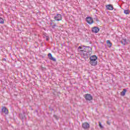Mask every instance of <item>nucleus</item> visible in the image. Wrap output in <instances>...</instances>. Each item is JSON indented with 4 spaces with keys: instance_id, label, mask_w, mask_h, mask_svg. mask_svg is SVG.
Segmentation results:
<instances>
[{
    "instance_id": "obj_24",
    "label": "nucleus",
    "mask_w": 130,
    "mask_h": 130,
    "mask_svg": "<svg viewBox=\"0 0 130 130\" xmlns=\"http://www.w3.org/2000/svg\"><path fill=\"white\" fill-rule=\"evenodd\" d=\"M53 23H54L51 22V23H50L51 26H52V24H53Z\"/></svg>"
},
{
    "instance_id": "obj_7",
    "label": "nucleus",
    "mask_w": 130,
    "mask_h": 130,
    "mask_svg": "<svg viewBox=\"0 0 130 130\" xmlns=\"http://www.w3.org/2000/svg\"><path fill=\"white\" fill-rule=\"evenodd\" d=\"M48 56L49 59H50V60H52L53 61H56V59H55V58H54L53 57H52V55L51 54V53H49L48 54Z\"/></svg>"
},
{
    "instance_id": "obj_23",
    "label": "nucleus",
    "mask_w": 130,
    "mask_h": 130,
    "mask_svg": "<svg viewBox=\"0 0 130 130\" xmlns=\"http://www.w3.org/2000/svg\"><path fill=\"white\" fill-rule=\"evenodd\" d=\"M46 40L47 41H48V40H49V39L48 38H46Z\"/></svg>"
},
{
    "instance_id": "obj_1",
    "label": "nucleus",
    "mask_w": 130,
    "mask_h": 130,
    "mask_svg": "<svg viewBox=\"0 0 130 130\" xmlns=\"http://www.w3.org/2000/svg\"><path fill=\"white\" fill-rule=\"evenodd\" d=\"M84 50H80V54L85 60H87L90 56V52H92V48L90 46H82Z\"/></svg>"
},
{
    "instance_id": "obj_17",
    "label": "nucleus",
    "mask_w": 130,
    "mask_h": 130,
    "mask_svg": "<svg viewBox=\"0 0 130 130\" xmlns=\"http://www.w3.org/2000/svg\"><path fill=\"white\" fill-rule=\"evenodd\" d=\"M4 23H5V21L4 20V19H3V18L0 17V23L4 24Z\"/></svg>"
},
{
    "instance_id": "obj_5",
    "label": "nucleus",
    "mask_w": 130,
    "mask_h": 130,
    "mask_svg": "<svg viewBox=\"0 0 130 130\" xmlns=\"http://www.w3.org/2000/svg\"><path fill=\"white\" fill-rule=\"evenodd\" d=\"M91 31L92 33H98L99 31H100V29L97 26H94L93 27H92Z\"/></svg>"
},
{
    "instance_id": "obj_2",
    "label": "nucleus",
    "mask_w": 130,
    "mask_h": 130,
    "mask_svg": "<svg viewBox=\"0 0 130 130\" xmlns=\"http://www.w3.org/2000/svg\"><path fill=\"white\" fill-rule=\"evenodd\" d=\"M84 97L87 101H91V100H93V96L89 93L85 94L84 95Z\"/></svg>"
},
{
    "instance_id": "obj_14",
    "label": "nucleus",
    "mask_w": 130,
    "mask_h": 130,
    "mask_svg": "<svg viewBox=\"0 0 130 130\" xmlns=\"http://www.w3.org/2000/svg\"><path fill=\"white\" fill-rule=\"evenodd\" d=\"M107 43L108 44V47H111V46H112V44L109 40L107 41Z\"/></svg>"
},
{
    "instance_id": "obj_8",
    "label": "nucleus",
    "mask_w": 130,
    "mask_h": 130,
    "mask_svg": "<svg viewBox=\"0 0 130 130\" xmlns=\"http://www.w3.org/2000/svg\"><path fill=\"white\" fill-rule=\"evenodd\" d=\"M89 63L91 66H96L98 63L97 60H90Z\"/></svg>"
},
{
    "instance_id": "obj_4",
    "label": "nucleus",
    "mask_w": 130,
    "mask_h": 130,
    "mask_svg": "<svg viewBox=\"0 0 130 130\" xmlns=\"http://www.w3.org/2000/svg\"><path fill=\"white\" fill-rule=\"evenodd\" d=\"M54 19H55V21H61V20H62V17L61 16V15L58 14L55 15Z\"/></svg>"
},
{
    "instance_id": "obj_19",
    "label": "nucleus",
    "mask_w": 130,
    "mask_h": 130,
    "mask_svg": "<svg viewBox=\"0 0 130 130\" xmlns=\"http://www.w3.org/2000/svg\"><path fill=\"white\" fill-rule=\"evenodd\" d=\"M99 124L101 128H103V126H102V124H101V122H99Z\"/></svg>"
},
{
    "instance_id": "obj_20",
    "label": "nucleus",
    "mask_w": 130,
    "mask_h": 130,
    "mask_svg": "<svg viewBox=\"0 0 130 130\" xmlns=\"http://www.w3.org/2000/svg\"><path fill=\"white\" fill-rule=\"evenodd\" d=\"M78 50H79V49H81V50H84V48H82V47L79 46V47H78Z\"/></svg>"
},
{
    "instance_id": "obj_13",
    "label": "nucleus",
    "mask_w": 130,
    "mask_h": 130,
    "mask_svg": "<svg viewBox=\"0 0 130 130\" xmlns=\"http://www.w3.org/2000/svg\"><path fill=\"white\" fill-rule=\"evenodd\" d=\"M126 91H127L126 89L124 88L123 89V91L121 92V94H120L121 96H124V95H125V93H126Z\"/></svg>"
},
{
    "instance_id": "obj_10",
    "label": "nucleus",
    "mask_w": 130,
    "mask_h": 130,
    "mask_svg": "<svg viewBox=\"0 0 130 130\" xmlns=\"http://www.w3.org/2000/svg\"><path fill=\"white\" fill-rule=\"evenodd\" d=\"M19 117L21 119H26V116H25V113L23 114H19Z\"/></svg>"
},
{
    "instance_id": "obj_21",
    "label": "nucleus",
    "mask_w": 130,
    "mask_h": 130,
    "mask_svg": "<svg viewBox=\"0 0 130 130\" xmlns=\"http://www.w3.org/2000/svg\"><path fill=\"white\" fill-rule=\"evenodd\" d=\"M53 116L55 118H56V119H57V116H56V115H54Z\"/></svg>"
},
{
    "instance_id": "obj_3",
    "label": "nucleus",
    "mask_w": 130,
    "mask_h": 130,
    "mask_svg": "<svg viewBox=\"0 0 130 130\" xmlns=\"http://www.w3.org/2000/svg\"><path fill=\"white\" fill-rule=\"evenodd\" d=\"M86 21L87 23H88V24H89L90 25L94 23V20H93V18L90 16H88L86 18Z\"/></svg>"
},
{
    "instance_id": "obj_18",
    "label": "nucleus",
    "mask_w": 130,
    "mask_h": 130,
    "mask_svg": "<svg viewBox=\"0 0 130 130\" xmlns=\"http://www.w3.org/2000/svg\"><path fill=\"white\" fill-rule=\"evenodd\" d=\"M53 25H52V27L53 29H55V26H56V24L55 23H53Z\"/></svg>"
},
{
    "instance_id": "obj_6",
    "label": "nucleus",
    "mask_w": 130,
    "mask_h": 130,
    "mask_svg": "<svg viewBox=\"0 0 130 130\" xmlns=\"http://www.w3.org/2000/svg\"><path fill=\"white\" fill-rule=\"evenodd\" d=\"M82 127H83V128L84 129H88V128H89V127H90V124H89V123H83L82 124Z\"/></svg>"
},
{
    "instance_id": "obj_15",
    "label": "nucleus",
    "mask_w": 130,
    "mask_h": 130,
    "mask_svg": "<svg viewBox=\"0 0 130 130\" xmlns=\"http://www.w3.org/2000/svg\"><path fill=\"white\" fill-rule=\"evenodd\" d=\"M121 43L122 44H123V45H125V44H126V39H123L121 41Z\"/></svg>"
},
{
    "instance_id": "obj_16",
    "label": "nucleus",
    "mask_w": 130,
    "mask_h": 130,
    "mask_svg": "<svg viewBox=\"0 0 130 130\" xmlns=\"http://www.w3.org/2000/svg\"><path fill=\"white\" fill-rule=\"evenodd\" d=\"M124 13L125 15H129L130 11L129 10H124Z\"/></svg>"
},
{
    "instance_id": "obj_12",
    "label": "nucleus",
    "mask_w": 130,
    "mask_h": 130,
    "mask_svg": "<svg viewBox=\"0 0 130 130\" xmlns=\"http://www.w3.org/2000/svg\"><path fill=\"white\" fill-rule=\"evenodd\" d=\"M97 58H98V57H97L96 55H92L90 57L89 59H90V60H97Z\"/></svg>"
},
{
    "instance_id": "obj_9",
    "label": "nucleus",
    "mask_w": 130,
    "mask_h": 130,
    "mask_svg": "<svg viewBox=\"0 0 130 130\" xmlns=\"http://www.w3.org/2000/svg\"><path fill=\"white\" fill-rule=\"evenodd\" d=\"M2 111L4 113H5V114H8V113L9 112V110H8V109H7V108H6L5 107H4L2 108Z\"/></svg>"
},
{
    "instance_id": "obj_22",
    "label": "nucleus",
    "mask_w": 130,
    "mask_h": 130,
    "mask_svg": "<svg viewBox=\"0 0 130 130\" xmlns=\"http://www.w3.org/2000/svg\"><path fill=\"white\" fill-rule=\"evenodd\" d=\"M51 23H52V22H55V20H51Z\"/></svg>"
},
{
    "instance_id": "obj_25",
    "label": "nucleus",
    "mask_w": 130,
    "mask_h": 130,
    "mask_svg": "<svg viewBox=\"0 0 130 130\" xmlns=\"http://www.w3.org/2000/svg\"><path fill=\"white\" fill-rule=\"evenodd\" d=\"M3 60H4L5 61H6V60H7V59L6 58H4Z\"/></svg>"
},
{
    "instance_id": "obj_11",
    "label": "nucleus",
    "mask_w": 130,
    "mask_h": 130,
    "mask_svg": "<svg viewBox=\"0 0 130 130\" xmlns=\"http://www.w3.org/2000/svg\"><path fill=\"white\" fill-rule=\"evenodd\" d=\"M107 10H109L110 11H112L113 10V6L111 5H108L106 6Z\"/></svg>"
}]
</instances>
